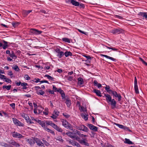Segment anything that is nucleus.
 Wrapping results in <instances>:
<instances>
[{"label":"nucleus","instance_id":"nucleus-1","mask_svg":"<svg viewBox=\"0 0 147 147\" xmlns=\"http://www.w3.org/2000/svg\"><path fill=\"white\" fill-rule=\"evenodd\" d=\"M46 122L47 125L51 126L57 131L60 132H62L63 131V130L61 128L52 122L51 121H46Z\"/></svg>","mask_w":147,"mask_h":147},{"label":"nucleus","instance_id":"nucleus-2","mask_svg":"<svg viewBox=\"0 0 147 147\" xmlns=\"http://www.w3.org/2000/svg\"><path fill=\"white\" fill-rule=\"evenodd\" d=\"M62 125L67 129H69L71 130H73V127L71 124L67 121L65 120L62 119L61 120Z\"/></svg>","mask_w":147,"mask_h":147},{"label":"nucleus","instance_id":"nucleus-3","mask_svg":"<svg viewBox=\"0 0 147 147\" xmlns=\"http://www.w3.org/2000/svg\"><path fill=\"white\" fill-rule=\"evenodd\" d=\"M42 32V31L34 28H31L29 31L30 35H38L41 34Z\"/></svg>","mask_w":147,"mask_h":147},{"label":"nucleus","instance_id":"nucleus-4","mask_svg":"<svg viewBox=\"0 0 147 147\" xmlns=\"http://www.w3.org/2000/svg\"><path fill=\"white\" fill-rule=\"evenodd\" d=\"M76 128L79 130H82L86 132H87L88 131V128L83 125H80L78 126H77Z\"/></svg>","mask_w":147,"mask_h":147},{"label":"nucleus","instance_id":"nucleus-5","mask_svg":"<svg viewBox=\"0 0 147 147\" xmlns=\"http://www.w3.org/2000/svg\"><path fill=\"white\" fill-rule=\"evenodd\" d=\"M2 42H0V47H2L3 49H5L8 47V42L4 40H2Z\"/></svg>","mask_w":147,"mask_h":147},{"label":"nucleus","instance_id":"nucleus-6","mask_svg":"<svg viewBox=\"0 0 147 147\" xmlns=\"http://www.w3.org/2000/svg\"><path fill=\"white\" fill-rule=\"evenodd\" d=\"M12 136L14 138H22L24 137L21 134L15 131L12 133Z\"/></svg>","mask_w":147,"mask_h":147},{"label":"nucleus","instance_id":"nucleus-7","mask_svg":"<svg viewBox=\"0 0 147 147\" xmlns=\"http://www.w3.org/2000/svg\"><path fill=\"white\" fill-rule=\"evenodd\" d=\"M34 140L37 145L39 146H44V143H42L41 141L37 138H34Z\"/></svg>","mask_w":147,"mask_h":147},{"label":"nucleus","instance_id":"nucleus-8","mask_svg":"<svg viewBox=\"0 0 147 147\" xmlns=\"http://www.w3.org/2000/svg\"><path fill=\"white\" fill-rule=\"evenodd\" d=\"M13 120L14 124L20 126H23V124L17 119L15 118H13Z\"/></svg>","mask_w":147,"mask_h":147},{"label":"nucleus","instance_id":"nucleus-9","mask_svg":"<svg viewBox=\"0 0 147 147\" xmlns=\"http://www.w3.org/2000/svg\"><path fill=\"white\" fill-rule=\"evenodd\" d=\"M87 126L91 130L94 131L96 132L97 131L98 127L92 124L88 123L87 125Z\"/></svg>","mask_w":147,"mask_h":147},{"label":"nucleus","instance_id":"nucleus-10","mask_svg":"<svg viewBox=\"0 0 147 147\" xmlns=\"http://www.w3.org/2000/svg\"><path fill=\"white\" fill-rule=\"evenodd\" d=\"M134 89L136 93L138 94L139 92L138 86L137 79L136 77H135L134 80Z\"/></svg>","mask_w":147,"mask_h":147},{"label":"nucleus","instance_id":"nucleus-11","mask_svg":"<svg viewBox=\"0 0 147 147\" xmlns=\"http://www.w3.org/2000/svg\"><path fill=\"white\" fill-rule=\"evenodd\" d=\"M66 134L68 136L71 138H76V140H77L78 138H79L78 137V136H76L72 132H69L66 133Z\"/></svg>","mask_w":147,"mask_h":147},{"label":"nucleus","instance_id":"nucleus-12","mask_svg":"<svg viewBox=\"0 0 147 147\" xmlns=\"http://www.w3.org/2000/svg\"><path fill=\"white\" fill-rule=\"evenodd\" d=\"M104 96H103L102 97H104L105 96L106 97V100L107 102L108 103H110V101L111 100L112 98L111 97V96L110 95L108 94H104Z\"/></svg>","mask_w":147,"mask_h":147},{"label":"nucleus","instance_id":"nucleus-13","mask_svg":"<svg viewBox=\"0 0 147 147\" xmlns=\"http://www.w3.org/2000/svg\"><path fill=\"white\" fill-rule=\"evenodd\" d=\"M123 30L121 29H114L111 30V32L113 34H119Z\"/></svg>","mask_w":147,"mask_h":147},{"label":"nucleus","instance_id":"nucleus-14","mask_svg":"<svg viewBox=\"0 0 147 147\" xmlns=\"http://www.w3.org/2000/svg\"><path fill=\"white\" fill-rule=\"evenodd\" d=\"M112 94L113 96L118 98V101H119L121 100V97L120 94H118L115 91L113 92Z\"/></svg>","mask_w":147,"mask_h":147},{"label":"nucleus","instance_id":"nucleus-15","mask_svg":"<svg viewBox=\"0 0 147 147\" xmlns=\"http://www.w3.org/2000/svg\"><path fill=\"white\" fill-rule=\"evenodd\" d=\"M57 92H59L61 94L62 98H65V95L64 91L62 90L61 88L58 89Z\"/></svg>","mask_w":147,"mask_h":147},{"label":"nucleus","instance_id":"nucleus-16","mask_svg":"<svg viewBox=\"0 0 147 147\" xmlns=\"http://www.w3.org/2000/svg\"><path fill=\"white\" fill-rule=\"evenodd\" d=\"M79 142L80 144L85 146H88L89 145V144L86 141V139H81L80 140Z\"/></svg>","mask_w":147,"mask_h":147},{"label":"nucleus","instance_id":"nucleus-17","mask_svg":"<svg viewBox=\"0 0 147 147\" xmlns=\"http://www.w3.org/2000/svg\"><path fill=\"white\" fill-rule=\"evenodd\" d=\"M110 103L112 106V109H113L115 107L117 102L114 99H112L110 101Z\"/></svg>","mask_w":147,"mask_h":147},{"label":"nucleus","instance_id":"nucleus-18","mask_svg":"<svg viewBox=\"0 0 147 147\" xmlns=\"http://www.w3.org/2000/svg\"><path fill=\"white\" fill-rule=\"evenodd\" d=\"M26 141L28 142V144L31 146H33L35 143V141L34 139L33 140L31 139H28L26 140Z\"/></svg>","mask_w":147,"mask_h":147},{"label":"nucleus","instance_id":"nucleus-19","mask_svg":"<svg viewBox=\"0 0 147 147\" xmlns=\"http://www.w3.org/2000/svg\"><path fill=\"white\" fill-rule=\"evenodd\" d=\"M100 55L101 56H103L107 58V59H110L113 61L115 62L116 61V59H114L112 57H109L108 55L103 54H100Z\"/></svg>","mask_w":147,"mask_h":147},{"label":"nucleus","instance_id":"nucleus-20","mask_svg":"<svg viewBox=\"0 0 147 147\" xmlns=\"http://www.w3.org/2000/svg\"><path fill=\"white\" fill-rule=\"evenodd\" d=\"M93 92L96 94V95L99 97H101L102 95H101L100 92V90L96 89H94Z\"/></svg>","mask_w":147,"mask_h":147},{"label":"nucleus","instance_id":"nucleus-21","mask_svg":"<svg viewBox=\"0 0 147 147\" xmlns=\"http://www.w3.org/2000/svg\"><path fill=\"white\" fill-rule=\"evenodd\" d=\"M138 15L145 18V19L147 20V13L146 12H140Z\"/></svg>","mask_w":147,"mask_h":147},{"label":"nucleus","instance_id":"nucleus-22","mask_svg":"<svg viewBox=\"0 0 147 147\" xmlns=\"http://www.w3.org/2000/svg\"><path fill=\"white\" fill-rule=\"evenodd\" d=\"M37 123L40 125H41L42 127H45V122L44 121H42L40 120H38Z\"/></svg>","mask_w":147,"mask_h":147},{"label":"nucleus","instance_id":"nucleus-23","mask_svg":"<svg viewBox=\"0 0 147 147\" xmlns=\"http://www.w3.org/2000/svg\"><path fill=\"white\" fill-rule=\"evenodd\" d=\"M81 115L82 117L84 119L85 121H87L88 119V117L87 116L88 115L86 114L85 113H81Z\"/></svg>","mask_w":147,"mask_h":147},{"label":"nucleus","instance_id":"nucleus-24","mask_svg":"<svg viewBox=\"0 0 147 147\" xmlns=\"http://www.w3.org/2000/svg\"><path fill=\"white\" fill-rule=\"evenodd\" d=\"M71 3L75 6H79L80 5V3L79 2L76 1L74 0H72L71 1Z\"/></svg>","mask_w":147,"mask_h":147},{"label":"nucleus","instance_id":"nucleus-25","mask_svg":"<svg viewBox=\"0 0 147 147\" xmlns=\"http://www.w3.org/2000/svg\"><path fill=\"white\" fill-rule=\"evenodd\" d=\"M26 86H28V85L26 83L23 82L21 84V86L23 87L22 89L23 90H26L27 88L28 87Z\"/></svg>","mask_w":147,"mask_h":147},{"label":"nucleus","instance_id":"nucleus-26","mask_svg":"<svg viewBox=\"0 0 147 147\" xmlns=\"http://www.w3.org/2000/svg\"><path fill=\"white\" fill-rule=\"evenodd\" d=\"M124 142L125 143L127 144H133V143L131 141H130L129 139L126 138L125 139V141Z\"/></svg>","mask_w":147,"mask_h":147},{"label":"nucleus","instance_id":"nucleus-27","mask_svg":"<svg viewBox=\"0 0 147 147\" xmlns=\"http://www.w3.org/2000/svg\"><path fill=\"white\" fill-rule=\"evenodd\" d=\"M84 57H85L87 59L86 60V61L87 63H90V61H89V60H91V57L89 56L86 55H84L83 56Z\"/></svg>","mask_w":147,"mask_h":147},{"label":"nucleus","instance_id":"nucleus-28","mask_svg":"<svg viewBox=\"0 0 147 147\" xmlns=\"http://www.w3.org/2000/svg\"><path fill=\"white\" fill-rule=\"evenodd\" d=\"M94 86H97L98 88H100L102 87L101 84L98 83L96 80L94 81Z\"/></svg>","mask_w":147,"mask_h":147},{"label":"nucleus","instance_id":"nucleus-29","mask_svg":"<svg viewBox=\"0 0 147 147\" xmlns=\"http://www.w3.org/2000/svg\"><path fill=\"white\" fill-rule=\"evenodd\" d=\"M64 55L66 57H67L69 56H72V53L70 51H66L64 53Z\"/></svg>","mask_w":147,"mask_h":147},{"label":"nucleus","instance_id":"nucleus-30","mask_svg":"<svg viewBox=\"0 0 147 147\" xmlns=\"http://www.w3.org/2000/svg\"><path fill=\"white\" fill-rule=\"evenodd\" d=\"M78 84L80 85L84 83V81L83 79L81 78H79L78 79Z\"/></svg>","mask_w":147,"mask_h":147},{"label":"nucleus","instance_id":"nucleus-31","mask_svg":"<svg viewBox=\"0 0 147 147\" xmlns=\"http://www.w3.org/2000/svg\"><path fill=\"white\" fill-rule=\"evenodd\" d=\"M64 55V53L63 51H61L57 55V56L59 58H61Z\"/></svg>","mask_w":147,"mask_h":147},{"label":"nucleus","instance_id":"nucleus-32","mask_svg":"<svg viewBox=\"0 0 147 147\" xmlns=\"http://www.w3.org/2000/svg\"><path fill=\"white\" fill-rule=\"evenodd\" d=\"M11 144L13 146H16V147H19L20 146V144L16 142L15 141H13L11 143Z\"/></svg>","mask_w":147,"mask_h":147},{"label":"nucleus","instance_id":"nucleus-33","mask_svg":"<svg viewBox=\"0 0 147 147\" xmlns=\"http://www.w3.org/2000/svg\"><path fill=\"white\" fill-rule=\"evenodd\" d=\"M9 55L10 57L12 58L13 59H15L17 58L16 56L15 55L13 51H12V53L10 54Z\"/></svg>","mask_w":147,"mask_h":147},{"label":"nucleus","instance_id":"nucleus-34","mask_svg":"<svg viewBox=\"0 0 147 147\" xmlns=\"http://www.w3.org/2000/svg\"><path fill=\"white\" fill-rule=\"evenodd\" d=\"M20 24V23L19 22H13L12 23V24L13 26L14 27H16L17 26H18Z\"/></svg>","mask_w":147,"mask_h":147},{"label":"nucleus","instance_id":"nucleus-35","mask_svg":"<svg viewBox=\"0 0 147 147\" xmlns=\"http://www.w3.org/2000/svg\"><path fill=\"white\" fill-rule=\"evenodd\" d=\"M62 40L63 41L65 42H67V43H69L70 42L69 39L68 38H62Z\"/></svg>","mask_w":147,"mask_h":147},{"label":"nucleus","instance_id":"nucleus-36","mask_svg":"<svg viewBox=\"0 0 147 147\" xmlns=\"http://www.w3.org/2000/svg\"><path fill=\"white\" fill-rule=\"evenodd\" d=\"M11 87V85H9L8 86H3V89L5 88L7 90H9Z\"/></svg>","mask_w":147,"mask_h":147},{"label":"nucleus","instance_id":"nucleus-37","mask_svg":"<svg viewBox=\"0 0 147 147\" xmlns=\"http://www.w3.org/2000/svg\"><path fill=\"white\" fill-rule=\"evenodd\" d=\"M45 77H47V78L50 80H51V81H53L54 80L53 78V77H52L51 76H50L49 75H47V74L45 75Z\"/></svg>","mask_w":147,"mask_h":147},{"label":"nucleus","instance_id":"nucleus-38","mask_svg":"<svg viewBox=\"0 0 147 147\" xmlns=\"http://www.w3.org/2000/svg\"><path fill=\"white\" fill-rule=\"evenodd\" d=\"M79 109H80V111L81 112L83 111V112H84L86 111V108L84 107L81 106L80 108H79Z\"/></svg>","mask_w":147,"mask_h":147},{"label":"nucleus","instance_id":"nucleus-39","mask_svg":"<svg viewBox=\"0 0 147 147\" xmlns=\"http://www.w3.org/2000/svg\"><path fill=\"white\" fill-rule=\"evenodd\" d=\"M12 69L16 71H18L19 69L18 66L17 65H15L13 67H12Z\"/></svg>","mask_w":147,"mask_h":147},{"label":"nucleus","instance_id":"nucleus-40","mask_svg":"<svg viewBox=\"0 0 147 147\" xmlns=\"http://www.w3.org/2000/svg\"><path fill=\"white\" fill-rule=\"evenodd\" d=\"M53 113L58 117L59 115V112L57 110H55L54 111Z\"/></svg>","mask_w":147,"mask_h":147},{"label":"nucleus","instance_id":"nucleus-41","mask_svg":"<svg viewBox=\"0 0 147 147\" xmlns=\"http://www.w3.org/2000/svg\"><path fill=\"white\" fill-rule=\"evenodd\" d=\"M56 139L57 140L61 142H63V140L62 139L61 137V136L57 137L56 138Z\"/></svg>","mask_w":147,"mask_h":147},{"label":"nucleus","instance_id":"nucleus-42","mask_svg":"<svg viewBox=\"0 0 147 147\" xmlns=\"http://www.w3.org/2000/svg\"><path fill=\"white\" fill-rule=\"evenodd\" d=\"M115 124L120 128L122 129H123L124 126L116 123H115Z\"/></svg>","mask_w":147,"mask_h":147},{"label":"nucleus","instance_id":"nucleus-43","mask_svg":"<svg viewBox=\"0 0 147 147\" xmlns=\"http://www.w3.org/2000/svg\"><path fill=\"white\" fill-rule=\"evenodd\" d=\"M67 141H68L70 144L73 146H74V145H75V144L76 143V141H75L70 140H68Z\"/></svg>","mask_w":147,"mask_h":147},{"label":"nucleus","instance_id":"nucleus-44","mask_svg":"<svg viewBox=\"0 0 147 147\" xmlns=\"http://www.w3.org/2000/svg\"><path fill=\"white\" fill-rule=\"evenodd\" d=\"M32 81L36 83H38V82H40V79L38 78H35L34 80H32Z\"/></svg>","mask_w":147,"mask_h":147},{"label":"nucleus","instance_id":"nucleus-45","mask_svg":"<svg viewBox=\"0 0 147 147\" xmlns=\"http://www.w3.org/2000/svg\"><path fill=\"white\" fill-rule=\"evenodd\" d=\"M65 103L67 105V107H69L70 105V102L69 100L67 99L66 100Z\"/></svg>","mask_w":147,"mask_h":147},{"label":"nucleus","instance_id":"nucleus-46","mask_svg":"<svg viewBox=\"0 0 147 147\" xmlns=\"http://www.w3.org/2000/svg\"><path fill=\"white\" fill-rule=\"evenodd\" d=\"M53 90L55 92H57V91L58 89L55 87V86L54 85H53Z\"/></svg>","mask_w":147,"mask_h":147},{"label":"nucleus","instance_id":"nucleus-47","mask_svg":"<svg viewBox=\"0 0 147 147\" xmlns=\"http://www.w3.org/2000/svg\"><path fill=\"white\" fill-rule=\"evenodd\" d=\"M24 78L25 79L27 80H29L30 79V77L27 74H25L24 75Z\"/></svg>","mask_w":147,"mask_h":147},{"label":"nucleus","instance_id":"nucleus-48","mask_svg":"<svg viewBox=\"0 0 147 147\" xmlns=\"http://www.w3.org/2000/svg\"><path fill=\"white\" fill-rule=\"evenodd\" d=\"M42 141L43 143L45 144V145L47 146H48L49 145V144L48 142L46 140H42Z\"/></svg>","mask_w":147,"mask_h":147},{"label":"nucleus","instance_id":"nucleus-49","mask_svg":"<svg viewBox=\"0 0 147 147\" xmlns=\"http://www.w3.org/2000/svg\"><path fill=\"white\" fill-rule=\"evenodd\" d=\"M63 115L66 118H68L70 117V116L68 114L66 113H63Z\"/></svg>","mask_w":147,"mask_h":147},{"label":"nucleus","instance_id":"nucleus-50","mask_svg":"<svg viewBox=\"0 0 147 147\" xmlns=\"http://www.w3.org/2000/svg\"><path fill=\"white\" fill-rule=\"evenodd\" d=\"M45 94V92L42 90H40L39 93H38V94H40L41 95H43Z\"/></svg>","mask_w":147,"mask_h":147},{"label":"nucleus","instance_id":"nucleus-51","mask_svg":"<svg viewBox=\"0 0 147 147\" xmlns=\"http://www.w3.org/2000/svg\"><path fill=\"white\" fill-rule=\"evenodd\" d=\"M123 129L125 130L126 131H128L130 132H131V131L130 130L129 128L127 127L126 126H124Z\"/></svg>","mask_w":147,"mask_h":147},{"label":"nucleus","instance_id":"nucleus-52","mask_svg":"<svg viewBox=\"0 0 147 147\" xmlns=\"http://www.w3.org/2000/svg\"><path fill=\"white\" fill-rule=\"evenodd\" d=\"M78 31L79 32H80L83 34H84L86 35H87V32H84V31H82L81 30L79 29H78Z\"/></svg>","mask_w":147,"mask_h":147},{"label":"nucleus","instance_id":"nucleus-53","mask_svg":"<svg viewBox=\"0 0 147 147\" xmlns=\"http://www.w3.org/2000/svg\"><path fill=\"white\" fill-rule=\"evenodd\" d=\"M105 90L107 92H108L110 90V87L109 86H107L106 85V87H105Z\"/></svg>","mask_w":147,"mask_h":147},{"label":"nucleus","instance_id":"nucleus-54","mask_svg":"<svg viewBox=\"0 0 147 147\" xmlns=\"http://www.w3.org/2000/svg\"><path fill=\"white\" fill-rule=\"evenodd\" d=\"M75 132L76 133L78 134L80 136H82V135H83V134H81L79 131H78V130H76V131H75Z\"/></svg>","mask_w":147,"mask_h":147},{"label":"nucleus","instance_id":"nucleus-55","mask_svg":"<svg viewBox=\"0 0 147 147\" xmlns=\"http://www.w3.org/2000/svg\"><path fill=\"white\" fill-rule=\"evenodd\" d=\"M4 80H5V81L6 82L10 83V82H11V81L10 79L7 78L6 77Z\"/></svg>","mask_w":147,"mask_h":147},{"label":"nucleus","instance_id":"nucleus-56","mask_svg":"<svg viewBox=\"0 0 147 147\" xmlns=\"http://www.w3.org/2000/svg\"><path fill=\"white\" fill-rule=\"evenodd\" d=\"M73 77L71 76H69L67 77V79L68 80L71 81L73 79Z\"/></svg>","mask_w":147,"mask_h":147},{"label":"nucleus","instance_id":"nucleus-57","mask_svg":"<svg viewBox=\"0 0 147 147\" xmlns=\"http://www.w3.org/2000/svg\"><path fill=\"white\" fill-rule=\"evenodd\" d=\"M5 78L6 76H5L0 74V78L1 79H5Z\"/></svg>","mask_w":147,"mask_h":147},{"label":"nucleus","instance_id":"nucleus-58","mask_svg":"<svg viewBox=\"0 0 147 147\" xmlns=\"http://www.w3.org/2000/svg\"><path fill=\"white\" fill-rule=\"evenodd\" d=\"M10 106L13 109H14L15 107V105L14 103H12L10 104Z\"/></svg>","mask_w":147,"mask_h":147},{"label":"nucleus","instance_id":"nucleus-59","mask_svg":"<svg viewBox=\"0 0 147 147\" xmlns=\"http://www.w3.org/2000/svg\"><path fill=\"white\" fill-rule=\"evenodd\" d=\"M80 8L84 9L85 7L84 5L82 3L80 4L79 5Z\"/></svg>","mask_w":147,"mask_h":147},{"label":"nucleus","instance_id":"nucleus-60","mask_svg":"<svg viewBox=\"0 0 147 147\" xmlns=\"http://www.w3.org/2000/svg\"><path fill=\"white\" fill-rule=\"evenodd\" d=\"M140 60L142 62V63L145 65L147 66V63L142 58H140Z\"/></svg>","mask_w":147,"mask_h":147},{"label":"nucleus","instance_id":"nucleus-61","mask_svg":"<svg viewBox=\"0 0 147 147\" xmlns=\"http://www.w3.org/2000/svg\"><path fill=\"white\" fill-rule=\"evenodd\" d=\"M51 117L53 119H56L57 117L53 113L52 115L51 116Z\"/></svg>","mask_w":147,"mask_h":147},{"label":"nucleus","instance_id":"nucleus-62","mask_svg":"<svg viewBox=\"0 0 147 147\" xmlns=\"http://www.w3.org/2000/svg\"><path fill=\"white\" fill-rule=\"evenodd\" d=\"M27 11L26 10H24L22 11V13L23 15H25V16H26L28 15V14L27 13Z\"/></svg>","mask_w":147,"mask_h":147},{"label":"nucleus","instance_id":"nucleus-63","mask_svg":"<svg viewBox=\"0 0 147 147\" xmlns=\"http://www.w3.org/2000/svg\"><path fill=\"white\" fill-rule=\"evenodd\" d=\"M40 82L41 83H47L48 84H49V82L47 81L46 80H42V81H40Z\"/></svg>","mask_w":147,"mask_h":147},{"label":"nucleus","instance_id":"nucleus-64","mask_svg":"<svg viewBox=\"0 0 147 147\" xmlns=\"http://www.w3.org/2000/svg\"><path fill=\"white\" fill-rule=\"evenodd\" d=\"M74 146H76L77 147H81L80 145L76 142Z\"/></svg>","mask_w":147,"mask_h":147}]
</instances>
